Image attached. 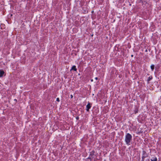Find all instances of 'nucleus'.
Segmentation results:
<instances>
[{
  "label": "nucleus",
  "mask_w": 161,
  "mask_h": 161,
  "mask_svg": "<svg viewBox=\"0 0 161 161\" xmlns=\"http://www.w3.org/2000/svg\"><path fill=\"white\" fill-rule=\"evenodd\" d=\"M132 140V136L129 133L126 134L125 137V142L128 146L130 145V142Z\"/></svg>",
  "instance_id": "nucleus-1"
},
{
  "label": "nucleus",
  "mask_w": 161,
  "mask_h": 161,
  "mask_svg": "<svg viewBox=\"0 0 161 161\" xmlns=\"http://www.w3.org/2000/svg\"><path fill=\"white\" fill-rule=\"evenodd\" d=\"M148 157V155L145 151H143L142 152V161H144L145 158Z\"/></svg>",
  "instance_id": "nucleus-2"
},
{
  "label": "nucleus",
  "mask_w": 161,
  "mask_h": 161,
  "mask_svg": "<svg viewBox=\"0 0 161 161\" xmlns=\"http://www.w3.org/2000/svg\"><path fill=\"white\" fill-rule=\"evenodd\" d=\"M92 106V104L89 102H88L86 106V110L87 111H89V109L91 108Z\"/></svg>",
  "instance_id": "nucleus-3"
},
{
  "label": "nucleus",
  "mask_w": 161,
  "mask_h": 161,
  "mask_svg": "<svg viewBox=\"0 0 161 161\" xmlns=\"http://www.w3.org/2000/svg\"><path fill=\"white\" fill-rule=\"evenodd\" d=\"M94 153H95V151L93 150L92 152H91L90 153L89 156H91V157H92L93 158H94V157L95 156Z\"/></svg>",
  "instance_id": "nucleus-4"
},
{
  "label": "nucleus",
  "mask_w": 161,
  "mask_h": 161,
  "mask_svg": "<svg viewBox=\"0 0 161 161\" xmlns=\"http://www.w3.org/2000/svg\"><path fill=\"white\" fill-rule=\"evenodd\" d=\"M151 161H159L158 160L157 158L154 156L152 157L151 159Z\"/></svg>",
  "instance_id": "nucleus-5"
},
{
  "label": "nucleus",
  "mask_w": 161,
  "mask_h": 161,
  "mask_svg": "<svg viewBox=\"0 0 161 161\" xmlns=\"http://www.w3.org/2000/svg\"><path fill=\"white\" fill-rule=\"evenodd\" d=\"M5 72L3 70H0V77H3V75L4 74Z\"/></svg>",
  "instance_id": "nucleus-6"
},
{
  "label": "nucleus",
  "mask_w": 161,
  "mask_h": 161,
  "mask_svg": "<svg viewBox=\"0 0 161 161\" xmlns=\"http://www.w3.org/2000/svg\"><path fill=\"white\" fill-rule=\"evenodd\" d=\"M77 69L76 68V67L75 65L73 66L71 69H70V70H74L75 71H77Z\"/></svg>",
  "instance_id": "nucleus-7"
},
{
  "label": "nucleus",
  "mask_w": 161,
  "mask_h": 161,
  "mask_svg": "<svg viewBox=\"0 0 161 161\" xmlns=\"http://www.w3.org/2000/svg\"><path fill=\"white\" fill-rule=\"evenodd\" d=\"M153 79V77L152 76H150L148 78V79L147 80V82L148 83H149V81H150L152 79Z\"/></svg>",
  "instance_id": "nucleus-8"
},
{
  "label": "nucleus",
  "mask_w": 161,
  "mask_h": 161,
  "mask_svg": "<svg viewBox=\"0 0 161 161\" xmlns=\"http://www.w3.org/2000/svg\"><path fill=\"white\" fill-rule=\"evenodd\" d=\"M138 108H136L134 110V113L135 114H136L138 112Z\"/></svg>",
  "instance_id": "nucleus-9"
},
{
  "label": "nucleus",
  "mask_w": 161,
  "mask_h": 161,
  "mask_svg": "<svg viewBox=\"0 0 161 161\" xmlns=\"http://www.w3.org/2000/svg\"><path fill=\"white\" fill-rule=\"evenodd\" d=\"M150 67L152 71H153L154 69V64L151 65Z\"/></svg>",
  "instance_id": "nucleus-10"
},
{
  "label": "nucleus",
  "mask_w": 161,
  "mask_h": 161,
  "mask_svg": "<svg viewBox=\"0 0 161 161\" xmlns=\"http://www.w3.org/2000/svg\"><path fill=\"white\" fill-rule=\"evenodd\" d=\"M87 159H89L91 161H92V160L93 158L92 157H91L90 156L89 157L87 158Z\"/></svg>",
  "instance_id": "nucleus-11"
},
{
  "label": "nucleus",
  "mask_w": 161,
  "mask_h": 161,
  "mask_svg": "<svg viewBox=\"0 0 161 161\" xmlns=\"http://www.w3.org/2000/svg\"><path fill=\"white\" fill-rule=\"evenodd\" d=\"M56 101L57 102H58L60 101V100H59V98H58V97L56 99Z\"/></svg>",
  "instance_id": "nucleus-12"
},
{
  "label": "nucleus",
  "mask_w": 161,
  "mask_h": 161,
  "mask_svg": "<svg viewBox=\"0 0 161 161\" xmlns=\"http://www.w3.org/2000/svg\"><path fill=\"white\" fill-rule=\"evenodd\" d=\"M76 119L77 120H78L79 119V117L78 116H77L76 117Z\"/></svg>",
  "instance_id": "nucleus-13"
},
{
  "label": "nucleus",
  "mask_w": 161,
  "mask_h": 161,
  "mask_svg": "<svg viewBox=\"0 0 161 161\" xmlns=\"http://www.w3.org/2000/svg\"><path fill=\"white\" fill-rule=\"evenodd\" d=\"M144 161H150V160L149 159H146L145 161L144 160Z\"/></svg>",
  "instance_id": "nucleus-14"
},
{
  "label": "nucleus",
  "mask_w": 161,
  "mask_h": 161,
  "mask_svg": "<svg viewBox=\"0 0 161 161\" xmlns=\"http://www.w3.org/2000/svg\"><path fill=\"white\" fill-rule=\"evenodd\" d=\"M70 97H71V98H72L73 97V95H70Z\"/></svg>",
  "instance_id": "nucleus-15"
},
{
  "label": "nucleus",
  "mask_w": 161,
  "mask_h": 161,
  "mask_svg": "<svg viewBox=\"0 0 161 161\" xmlns=\"http://www.w3.org/2000/svg\"><path fill=\"white\" fill-rule=\"evenodd\" d=\"M95 79H96V80H97L98 79V78L97 77H95Z\"/></svg>",
  "instance_id": "nucleus-16"
},
{
  "label": "nucleus",
  "mask_w": 161,
  "mask_h": 161,
  "mask_svg": "<svg viewBox=\"0 0 161 161\" xmlns=\"http://www.w3.org/2000/svg\"><path fill=\"white\" fill-rule=\"evenodd\" d=\"M133 55H131V57H133Z\"/></svg>",
  "instance_id": "nucleus-17"
},
{
  "label": "nucleus",
  "mask_w": 161,
  "mask_h": 161,
  "mask_svg": "<svg viewBox=\"0 0 161 161\" xmlns=\"http://www.w3.org/2000/svg\"><path fill=\"white\" fill-rule=\"evenodd\" d=\"M91 80V81H93V80Z\"/></svg>",
  "instance_id": "nucleus-18"
}]
</instances>
